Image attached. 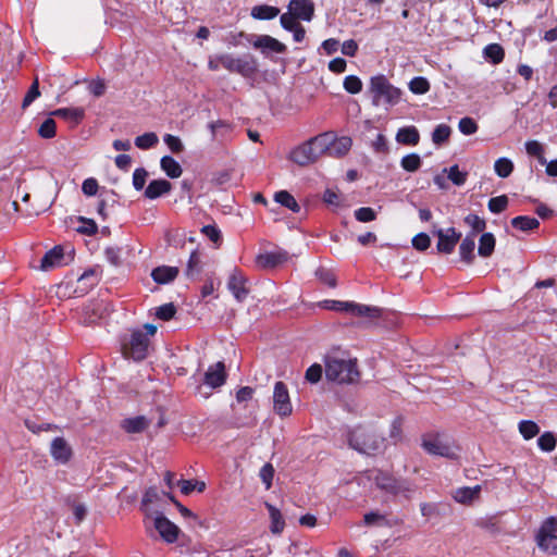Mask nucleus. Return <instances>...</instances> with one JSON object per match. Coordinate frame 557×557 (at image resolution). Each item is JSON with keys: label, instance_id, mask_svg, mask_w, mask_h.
<instances>
[{"label": "nucleus", "instance_id": "nucleus-16", "mask_svg": "<svg viewBox=\"0 0 557 557\" xmlns=\"http://www.w3.org/2000/svg\"><path fill=\"white\" fill-rule=\"evenodd\" d=\"M252 46L256 49L261 50L262 53H284L286 51V46L278 41L277 39L269 36V35H259L256 36L252 41Z\"/></svg>", "mask_w": 557, "mask_h": 557}, {"label": "nucleus", "instance_id": "nucleus-23", "mask_svg": "<svg viewBox=\"0 0 557 557\" xmlns=\"http://www.w3.org/2000/svg\"><path fill=\"white\" fill-rule=\"evenodd\" d=\"M475 237L474 234H468L459 245V255L463 262L471 264L475 258Z\"/></svg>", "mask_w": 557, "mask_h": 557}, {"label": "nucleus", "instance_id": "nucleus-47", "mask_svg": "<svg viewBox=\"0 0 557 557\" xmlns=\"http://www.w3.org/2000/svg\"><path fill=\"white\" fill-rule=\"evenodd\" d=\"M484 54L493 63L502 62L505 55L503 48L497 44H491L486 46L484 49Z\"/></svg>", "mask_w": 557, "mask_h": 557}, {"label": "nucleus", "instance_id": "nucleus-30", "mask_svg": "<svg viewBox=\"0 0 557 557\" xmlns=\"http://www.w3.org/2000/svg\"><path fill=\"white\" fill-rule=\"evenodd\" d=\"M495 243L496 240L492 233H483L479 239V255L483 258L492 256L495 249Z\"/></svg>", "mask_w": 557, "mask_h": 557}, {"label": "nucleus", "instance_id": "nucleus-4", "mask_svg": "<svg viewBox=\"0 0 557 557\" xmlns=\"http://www.w3.org/2000/svg\"><path fill=\"white\" fill-rule=\"evenodd\" d=\"M370 92L372 94V103L376 107L382 103L393 106L400 98V90L394 87L384 75L371 78Z\"/></svg>", "mask_w": 557, "mask_h": 557}, {"label": "nucleus", "instance_id": "nucleus-29", "mask_svg": "<svg viewBox=\"0 0 557 557\" xmlns=\"http://www.w3.org/2000/svg\"><path fill=\"white\" fill-rule=\"evenodd\" d=\"M265 507L269 511L270 519H271V525L270 530L274 534H281L285 527V521L281 515V511L274 507L273 505L265 503Z\"/></svg>", "mask_w": 557, "mask_h": 557}, {"label": "nucleus", "instance_id": "nucleus-7", "mask_svg": "<svg viewBox=\"0 0 557 557\" xmlns=\"http://www.w3.org/2000/svg\"><path fill=\"white\" fill-rule=\"evenodd\" d=\"M149 337L144 334L143 330H135L131 334V339L123 346V354L126 358L135 361L144 360L148 355Z\"/></svg>", "mask_w": 557, "mask_h": 557}, {"label": "nucleus", "instance_id": "nucleus-27", "mask_svg": "<svg viewBox=\"0 0 557 557\" xmlns=\"http://www.w3.org/2000/svg\"><path fill=\"white\" fill-rule=\"evenodd\" d=\"M481 486L475 485L474 487H460L454 492V499L461 504H468L479 497Z\"/></svg>", "mask_w": 557, "mask_h": 557}, {"label": "nucleus", "instance_id": "nucleus-62", "mask_svg": "<svg viewBox=\"0 0 557 557\" xmlns=\"http://www.w3.org/2000/svg\"><path fill=\"white\" fill-rule=\"evenodd\" d=\"M431 245L430 236L425 233H419L412 238V246L419 250L424 251Z\"/></svg>", "mask_w": 557, "mask_h": 557}, {"label": "nucleus", "instance_id": "nucleus-50", "mask_svg": "<svg viewBox=\"0 0 557 557\" xmlns=\"http://www.w3.org/2000/svg\"><path fill=\"white\" fill-rule=\"evenodd\" d=\"M344 88L349 94H358L362 89V82L358 76L349 75L344 79Z\"/></svg>", "mask_w": 557, "mask_h": 557}, {"label": "nucleus", "instance_id": "nucleus-42", "mask_svg": "<svg viewBox=\"0 0 557 557\" xmlns=\"http://www.w3.org/2000/svg\"><path fill=\"white\" fill-rule=\"evenodd\" d=\"M465 223L472 228V232L470 234H474V237L476 236L478 233L483 232L486 227L485 220L476 214H468L465 218Z\"/></svg>", "mask_w": 557, "mask_h": 557}, {"label": "nucleus", "instance_id": "nucleus-63", "mask_svg": "<svg viewBox=\"0 0 557 557\" xmlns=\"http://www.w3.org/2000/svg\"><path fill=\"white\" fill-rule=\"evenodd\" d=\"M98 188H99L98 182L94 177L86 178L82 185L83 193L88 197L95 196L98 191Z\"/></svg>", "mask_w": 557, "mask_h": 557}, {"label": "nucleus", "instance_id": "nucleus-53", "mask_svg": "<svg viewBox=\"0 0 557 557\" xmlns=\"http://www.w3.org/2000/svg\"><path fill=\"white\" fill-rule=\"evenodd\" d=\"M525 150L528 154L536 157L541 163H546V160L543 157V147L536 140H530L525 143Z\"/></svg>", "mask_w": 557, "mask_h": 557}, {"label": "nucleus", "instance_id": "nucleus-26", "mask_svg": "<svg viewBox=\"0 0 557 557\" xmlns=\"http://www.w3.org/2000/svg\"><path fill=\"white\" fill-rule=\"evenodd\" d=\"M419 139L420 135L414 126L403 127L396 134V140L403 145L416 146Z\"/></svg>", "mask_w": 557, "mask_h": 557}, {"label": "nucleus", "instance_id": "nucleus-11", "mask_svg": "<svg viewBox=\"0 0 557 557\" xmlns=\"http://www.w3.org/2000/svg\"><path fill=\"white\" fill-rule=\"evenodd\" d=\"M273 409L281 417H287L292 413L288 389L283 382L275 383L273 392Z\"/></svg>", "mask_w": 557, "mask_h": 557}, {"label": "nucleus", "instance_id": "nucleus-44", "mask_svg": "<svg viewBox=\"0 0 557 557\" xmlns=\"http://www.w3.org/2000/svg\"><path fill=\"white\" fill-rule=\"evenodd\" d=\"M400 165L407 172H416L421 166V158L417 153L407 154L401 159Z\"/></svg>", "mask_w": 557, "mask_h": 557}, {"label": "nucleus", "instance_id": "nucleus-38", "mask_svg": "<svg viewBox=\"0 0 557 557\" xmlns=\"http://www.w3.org/2000/svg\"><path fill=\"white\" fill-rule=\"evenodd\" d=\"M495 173L503 178L508 177L513 171V163L508 158H499L494 163Z\"/></svg>", "mask_w": 557, "mask_h": 557}, {"label": "nucleus", "instance_id": "nucleus-15", "mask_svg": "<svg viewBox=\"0 0 557 557\" xmlns=\"http://www.w3.org/2000/svg\"><path fill=\"white\" fill-rule=\"evenodd\" d=\"M226 381L225 366L219 361L208 368L205 373L203 383L211 388L221 387Z\"/></svg>", "mask_w": 557, "mask_h": 557}, {"label": "nucleus", "instance_id": "nucleus-32", "mask_svg": "<svg viewBox=\"0 0 557 557\" xmlns=\"http://www.w3.org/2000/svg\"><path fill=\"white\" fill-rule=\"evenodd\" d=\"M280 13V10L275 7L261 4L256 5L251 9V16L256 20H272L276 17Z\"/></svg>", "mask_w": 557, "mask_h": 557}, {"label": "nucleus", "instance_id": "nucleus-25", "mask_svg": "<svg viewBox=\"0 0 557 557\" xmlns=\"http://www.w3.org/2000/svg\"><path fill=\"white\" fill-rule=\"evenodd\" d=\"M51 115L78 124L84 119L85 111L83 108H60L52 111Z\"/></svg>", "mask_w": 557, "mask_h": 557}, {"label": "nucleus", "instance_id": "nucleus-58", "mask_svg": "<svg viewBox=\"0 0 557 557\" xmlns=\"http://www.w3.org/2000/svg\"><path fill=\"white\" fill-rule=\"evenodd\" d=\"M557 532V519L548 517L541 525L537 535H552Z\"/></svg>", "mask_w": 557, "mask_h": 557}, {"label": "nucleus", "instance_id": "nucleus-17", "mask_svg": "<svg viewBox=\"0 0 557 557\" xmlns=\"http://www.w3.org/2000/svg\"><path fill=\"white\" fill-rule=\"evenodd\" d=\"M67 264L64 250L61 246H55L45 253L41 259L40 270L50 271L52 269Z\"/></svg>", "mask_w": 557, "mask_h": 557}, {"label": "nucleus", "instance_id": "nucleus-24", "mask_svg": "<svg viewBox=\"0 0 557 557\" xmlns=\"http://www.w3.org/2000/svg\"><path fill=\"white\" fill-rule=\"evenodd\" d=\"M162 498V495L158 492L156 487H149L141 499L140 509L145 513L146 518L152 517L157 510H152L150 505L154 503H159Z\"/></svg>", "mask_w": 557, "mask_h": 557}, {"label": "nucleus", "instance_id": "nucleus-20", "mask_svg": "<svg viewBox=\"0 0 557 557\" xmlns=\"http://www.w3.org/2000/svg\"><path fill=\"white\" fill-rule=\"evenodd\" d=\"M289 11L296 18L311 21L314 13V4L312 0H290Z\"/></svg>", "mask_w": 557, "mask_h": 557}, {"label": "nucleus", "instance_id": "nucleus-51", "mask_svg": "<svg viewBox=\"0 0 557 557\" xmlns=\"http://www.w3.org/2000/svg\"><path fill=\"white\" fill-rule=\"evenodd\" d=\"M458 128L463 135H472L476 133L479 126L472 117L466 116L459 121Z\"/></svg>", "mask_w": 557, "mask_h": 557}, {"label": "nucleus", "instance_id": "nucleus-54", "mask_svg": "<svg viewBox=\"0 0 557 557\" xmlns=\"http://www.w3.org/2000/svg\"><path fill=\"white\" fill-rule=\"evenodd\" d=\"M39 96H40V91H39L38 79H35V82L32 84V86L29 87L27 94L25 95V97L23 99L22 108L26 109L27 107H29L33 103V101H35Z\"/></svg>", "mask_w": 557, "mask_h": 557}, {"label": "nucleus", "instance_id": "nucleus-28", "mask_svg": "<svg viewBox=\"0 0 557 557\" xmlns=\"http://www.w3.org/2000/svg\"><path fill=\"white\" fill-rule=\"evenodd\" d=\"M160 166L162 171L165 172V174L171 178H177L183 173L181 164L170 156H164L161 158Z\"/></svg>", "mask_w": 557, "mask_h": 557}, {"label": "nucleus", "instance_id": "nucleus-64", "mask_svg": "<svg viewBox=\"0 0 557 557\" xmlns=\"http://www.w3.org/2000/svg\"><path fill=\"white\" fill-rule=\"evenodd\" d=\"M106 259L113 265H119L121 263V248L119 247H108L104 250Z\"/></svg>", "mask_w": 557, "mask_h": 557}, {"label": "nucleus", "instance_id": "nucleus-22", "mask_svg": "<svg viewBox=\"0 0 557 557\" xmlns=\"http://www.w3.org/2000/svg\"><path fill=\"white\" fill-rule=\"evenodd\" d=\"M180 270L177 267L161 265L152 270L151 276L158 284H168L176 278Z\"/></svg>", "mask_w": 557, "mask_h": 557}, {"label": "nucleus", "instance_id": "nucleus-36", "mask_svg": "<svg viewBox=\"0 0 557 557\" xmlns=\"http://www.w3.org/2000/svg\"><path fill=\"white\" fill-rule=\"evenodd\" d=\"M537 545L541 549L556 554L557 553V535H536Z\"/></svg>", "mask_w": 557, "mask_h": 557}, {"label": "nucleus", "instance_id": "nucleus-45", "mask_svg": "<svg viewBox=\"0 0 557 557\" xmlns=\"http://www.w3.org/2000/svg\"><path fill=\"white\" fill-rule=\"evenodd\" d=\"M556 444L557 440L552 432H545L537 438V445L543 451H553Z\"/></svg>", "mask_w": 557, "mask_h": 557}, {"label": "nucleus", "instance_id": "nucleus-8", "mask_svg": "<svg viewBox=\"0 0 557 557\" xmlns=\"http://www.w3.org/2000/svg\"><path fill=\"white\" fill-rule=\"evenodd\" d=\"M325 308L339 312H348L356 317L377 318L381 310L376 307L356 304L354 301L326 300Z\"/></svg>", "mask_w": 557, "mask_h": 557}, {"label": "nucleus", "instance_id": "nucleus-57", "mask_svg": "<svg viewBox=\"0 0 557 557\" xmlns=\"http://www.w3.org/2000/svg\"><path fill=\"white\" fill-rule=\"evenodd\" d=\"M261 481L264 483L265 488L270 490L272 486V480L274 476V468L271 463H265L259 472Z\"/></svg>", "mask_w": 557, "mask_h": 557}, {"label": "nucleus", "instance_id": "nucleus-37", "mask_svg": "<svg viewBox=\"0 0 557 557\" xmlns=\"http://www.w3.org/2000/svg\"><path fill=\"white\" fill-rule=\"evenodd\" d=\"M159 143V138L156 133H145L135 138V145L139 149L146 150L154 147Z\"/></svg>", "mask_w": 557, "mask_h": 557}, {"label": "nucleus", "instance_id": "nucleus-12", "mask_svg": "<svg viewBox=\"0 0 557 557\" xmlns=\"http://www.w3.org/2000/svg\"><path fill=\"white\" fill-rule=\"evenodd\" d=\"M322 136H327L329 143L326 144V148L324 149V154L330 157L339 158L345 156L351 148V139L349 137L343 136L336 138L335 135L331 132L322 133Z\"/></svg>", "mask_w": 557, "mask_h": 557}, {"label": "nucleus", "instance_id": "nucleus-60", "mask_svg": "<svg viewBox=\"0 0 557 557\" xmlns=\"http://www.w3.org/2000/svg\"><path fill=\"white\" fill-rule=\"evenodd\" d=\"M163 140L166 144V146L170 148V150L174 153H180L184 150V145L177 136L166 134L163 137Z\"/></svg>", "mask_w": 557, "mask_h": 557}, {"label": "nucleus", "instance_id": "nucleus-18", "mask_svg": "<svg viewBox=\"0 0 557 557\" xmlns=\"http://www.w3.org/2000/svg\"><path fill=\"white\" fill-rule=\"evenodd\" d=\"M288 259V253L284 250L260 253L256 258L257 264L262 269L275 268Z\"/></svg>", "mask_w": 557, "mask_h": 557}, {"label": "nucleus", "instance_id": "nucleus-10", "mask_svg": "<svg viewBox=\"0 0 557 557\" xmlns=\"http://www.w3.org/2000/svg\"><path fill=\"white\" fill-rule=\"evenodd\" d=\"M149 519L153 521L154 529L165 542L174 543L177 540L180 529L162 512L156 511Z\"/></svg>", "mask_w": 557, "mask_h": 557}, {"label": "nucleus", "instance_id": "nucleus-46", "mask_svg": "<svg viewBox=\"0 0 557 557\" xmlns=\"http://www.w3.org/2000/svg\"><path fill=\"white\" fill-rule=\"evenodd\" d=\"M57 124L52 117L46 119L38 128V134L45 139L55 136Z\"/></svg>", "mask_w": 557, "mask_h": 557}, {"label": "nucleus", "instance_id": "nucleus-2", "mask_svg": "<svg viewBox=\"0 0 557 557\" xmlns=\"http://www.w3.org/2000/svg\"><path fill=\"white\" fill-rule=\"evenodd\" d=\"M330 137L322 134L310 138L304 144L294 148L289 153V159L300 166H307L314 163L324 154V149Z\"/></svg>", "mask_w": 557, "mask_h": 557}, {"label": "nucleus", "instance_id": "nucleus-3", "mask_svg": "<svg viewBox=\"0 0 557 557\" xmlns=\"http://www.w3.org/2000/svg\"><path fill=\"white\" fill-rule=\"evenodd\" d=\"M348 443L352 449L371 455L383 448L384 438L372 429L359 426L349 433Z\"/></svg>", "mask_w": 557, "mask_h": 557}, {"label": "nucleus", "instance_id": "nucleus-6", "mask_svg": "<svg viewBox=\"0 0 557 557\" xmlns=\"http://www.w3.org/2000/svg\"><path fill=\"white\" fill-rule=\"evenodd\" d=\"M219 60L225 70L231 73L239 74L244 77H251L258 71V63L251 54L234 57L231 53L219 54Z\"/></svg>", "mask_w": 557, "mask_h": 557}, {"label": "nucleus", "instance_id": "nucleus-61", "mask_svg": "<svg viewBox=\"0 0 557 557\" xmlns=\"http://www.w3.org/2000/svg\"><path fill=\"white\" fill-rule=\"evenodd\" d=\"M148 172L144 168H138L133 173V186L136 190H141L146 184Z\"/></svg>", "mask_w": 557, "mask_h": 557}, {"label": "nucleus", "instance_id": "nucleus-31", "mask_svg": "<svg viewBox=\"0 0 557 557\" xmlns=\"http://www.w3.org/2000/svg\"><path fill=\"white\" fill-rule=\"evenodd\" d=\"M148 425H149L148 420L143 416L125 419L122 423V428L127 433H140Z\"/></svg>", "mask_w": 557, "mask_h": 557}, {"label": "nucleus", "instance_id": "nucleus-40", "mask_svg": "<svg viewBox=\"0 0 557 557\" xmlns=\"http://www.w3.org/2000/svg\"><path fill=\"white\" fill-rule=\"evenodd\" d=\"M177 484L181 487V492L185 495L190 494L193 491L201 493L206 488V483L202 481L180 480Z\"/></svg>", "mask_w": 557, "mask_h": 557}, {"label": "nucleus", "instance_id": "nucleus-19", "mask_svg": "<svg viewBox=\"0 0 557 557\" xmlns=\"http://www.w3.org/2000/svg\"><path fill=\"white\" fill-rule=\"evenodd\" d=\"M50 454L59 463H66L72 457V448L63 437H55L51 442Z\"/></svg>", "mask_w": 557, "mask_h": 557}, {"label": "nucleus", "instance_id": "nucleus-9", "mask_svg": "<svg viewBox=\"0 0 557 557\" xmlns=\"http://www.w3.org/2000/svg\"><path fill=\"white\" fill-rule=\"evenodd\" d=\"M374 481L380 490L392 495L409 497L410 493L413 491L412 485L408 481L395 479L383 472H380Z\"/></svg>", "mask_w": 557, "mask_h": 557}, {"label": "nucleus", "instance_id": "nucleus-56", "mask_svg": "<svg viewBox=\"0 0 557 557\" xmlns=\"http://www.w3.org/2000/svg\"><path fill=\"white\" fill-rule=\"evenodd\" d=\"M355 218L359 222H371L376 219V213L370 207H361L355 211Z\"/></svg>", "mask_w": 557, "mask_h": 557}, {"label": "nucleus", "instance_id": "nucleus-43", "mask_svg": "<svg viewBox=\"0 0 557 557\" xmlns=\"http://www.w3.org/2000/svg\"><path fill=\"white\" fill-rule=\"evenodd\" d=\"M409 89L416 95H423L430 90V83L425 77L417 76L410 81Z\"/></svg>", "mask_w": 557, "mask_h": 557}, {"label": "nucleus", "instance_id": "nucleus-41", "mask_svg": "<svg viewBox=\"0 0 557 557\" xmlns=\"http://www.w3.org/2000/svg\"><path fill=\"white\" fill-rule=\"evenodd\" d=\"M450 134L451 128L448 125L438 124L432 133V140L435 145H442L448 140Z\"/></svg>", "mask_w": 557, "mask_h": 557}, {"label": "nucleus", "instance_id": "nucleus-34", "mask_svg": "<svg viewBox=\"0 0 557 557\" xmlns=\"http://www.w3.org/2000/svg\"><path fill=\"white\" fill-rule=\"evenodd\" d=\"M511 225L519 231L529 232L537 228L540 222L535 218L519 215L511 220Z\"/></svg>", "mask_w": 557, "mask_h": 557}, {"label": "nucleus", "instance_id": "nucleus-55", "mask_svg": "<svg viewBox=\"0 0 557 557\" xmlns=\"http://www.w3.org/2000/svg\"><path fill=\"white\" fill-rule=\"evenodd\" d=\"M175 312H176V309L172 302L164 304L156 309L157 318H159L163 321L171 320L174 317Z\"/></svg>", "mask_w": 557, "mask_h": 557}, {"label": "nucleus", "instance_id": "nucleus-5", "mask_svg": "<svg viewBox=\"0 0 557 557\" xmlns=\"http://www.w3.org/2000/svg\"><path fill=\"white\" fill-rule=\"evenodd\" d=\"M422 447L430 455L448 459H456L459 454V447L447 436L441 434L423 435Z\"/></svg>", "mask_w": 557, "mask_h": 557}, {"label": "nucleus", "instance_id": "nucleus-52", "mask_svg": "<svg viewBox=\"0 0 557 557\" xmlns=\"http://www.w3.org/2000/svg\"><path fill=\"white\" fill-rule=\"evenodd\" d=\"M448 173V178L457 186H461L466 183L467 173L461 172L458 165H453L448 170H444Z\"/></svg>", "mask_w": 557, "mask_h": 557}, {"label": "nucleus", "instance_id": "nucleus-14", "mask_svg": "<svg viewBox=\"0 0 557 557\" xmlns=\"http://www.w3.org/2000/svg\"><path fill=\"white\" fill-rule=\"evenodd\" d=\"M435 234L438 237L436 248L437 251L442 253H451L461 237V234L454 227H449L447 231L440 228Z\"/></svg>", "mask_w": 557, "mask_h": 557}, {"label": "nucleus", "instance_id": "nucleus-49", "mask_svg": "<svg viewBox=\"0 0 557 557\" xmlns=\"http://www.w3.org/2000/svg\"><path fill=\"white\" fill-rule=\"evenodd\" d=\"M363 522L366 525H387L388 524V521H387V517L383 513H380L377 511H371V512H367L364 516H363Z\"/></svg>", "mask_w": 557, "mask_h": 557}, {"label": "nucleus", "instance_id": "nucleus-33", "mask_svg": "<svg viewBox=\"0 0 557 557\" xmlns=\"http://www.w3.org/2000/svg\"><path fill=\"white\" fill-rule=\"evenodd\" d=\"M201 260L199 253L195 250L190 253L187 267L185 270V276L189 280H195L201 272Z\"/></svg>", "mask_w": 557, "mask_h": 557}, {"label": "nucleus", "instance_id": "nucleus-39", "mask_svg": "<svg viewBox=\"0 0 557 557\" xmlns=\"http://www.w3.org/2000/svg\"><path fill=\"white\" fill-rule=\"evenodd\" d=\"M519 432L524 440H531L540 432L539 425L531 420H523L519 423Z\"/></svg>", "mask_w": 557, "mask_h": 557}, {"label": "nucleus", "instance_id": "nucleus-1", "mask_svg": "<svg viewBox=\"0 0 557 557\" xmlns=\"http://www.w3.org/2000/svg\"><path fill=\"white\" fill-rule=\"evenodd\" d=\"M325 376L339 384H351L359 380L357 359L344 355H327L324 359Z\"/></svg>", "mask_w": 557, "mask_h": 557}, {"label": "nucleus", "instance_id": "nucleus-48", "mask_svg": "<svg viewBox=\"0 0 557 557\" xmlns=\"http://www.w3.org/2000/svg\"><path fill=\"white\" fill-rule=\"evenodd\" d=\"M508 206V197L506 195L493 197L488 200V210L493 213L503 212Z\"/></svg>", "mask_w": 557, "mask_h": 557}, {"label": "nucleus", "instance_id": "nucleus-13", "mask_svg": "<svg viewBox=\"0 0 557 557\" xmlns=\"http://www.w3.org/2000/svg\"><path fill=\"white\" fill-rule=\"evenodd\" d=\"M246 284L247 277L239 269L235 268L228 277L227 287L237 301H244L248 296L249 289Z\"/></svg>", "mask_w": 557, "mask_h": 557}, {"label": "nucleus", "instance_id": "nucleus-59", "mask_svg": "<svg viewBox=\"0 0 557 557\" xmlns=\"http://www.w3.org/2000/svg\"><path fill=\"white\" fill-rule=\"evenodd\" d=\"M322 373V366L319 363H314L307 369L305 377L308 382L314 384L321 380Z\"/></svg>", "mask_w": 557, "mask_h": 557}, {"label": "nucleus", "instance_id": "nucleus-35", "mask_svg": "<svg viewBox=\"0 0 557 557\" xmlns=\"http://www.w3.org/2000/svg\"><path fill=\"white\" fill-rule=\"evenodd\" d=\"M274 200L293 212L300 211V206L297 203L296 199L286 190L275 193Z\"/></svg>", "mask_w": 557, "mask_h": 557}, {"label": "nucleus", "instance_id": "nucleus-21", "mask_svg": "<svg viewBox=\"0 0 557 557\" xmlns=\"http://www.w3.org/2000/svg\"><path fill=\"white\" fill-rule=\"evenodd\" d=\"M172 185L166 180H153L145 189V197L148 199H157L162 195L170 193Z\"/></svg>", "mask_w": 557, "mask_h": 557}]
</instances>
